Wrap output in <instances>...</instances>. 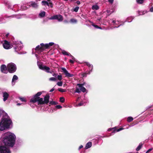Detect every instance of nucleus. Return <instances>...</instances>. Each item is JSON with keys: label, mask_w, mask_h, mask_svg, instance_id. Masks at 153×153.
I'll return each mask as SVG.
<instances>
[{"label": "nucleus", "mask_w": 153, "mask_h": 153, "mask_svg": "<svg viewBox=\"0 0 153 153\" xmlns=\"http://www.w3.org/2000/svg\"><path fill=\"white\" fill-rule=\"evenodd\" d=\"M16 139V136L14 134L7 132L4 133L0 138V144L12 147L15 144Z\"/></svg>", "instance_id": "obj_1"}, {"label": "nucleus", "mask_w": 153, "mask_h": 153, "mask_svg": "<svg viewBox=\"0 0 153 153\" xmlns=\"http://www.w3.org/2000/svg\"><path fill=\"white\" fill-rule=\"evenodd\" d=\"M3 115L0 121V131L9 128L12 125V121L7 114L4 111L0 109V118Z\"/></svg>", "instance_id": "obj_2"}, {"label": "nucleus", "mask_w": 153, "mask_h": 153, "mask_svg": "<svg viewBox=\"0 0 153 153\" xmlns=\"http://www.w3.org/2000/svg\"><path fill=\"white\" fill-rule=\"evenodd\" d=\"M12 44V46L14 48L15 51L17 52L19 54H22L25 53L26 52L22 53L21 52H19L23 48V45L21 42L13 41L11 43Z\"/></svg>", "instance_id": "obj_3"}, {"label": "nucleus", "mask_w": 153, "mask_h": 153, "mask_svg": "<svg viewBox=\"0 0 153 153\" xmlns=\"http://www.w3.org/2000/svg\"><path fill=\"white\" fill-rule=\"evenodd\" d=\"M31 6L34 8H36L38 7L37 3L33 1L30 2L27 4V6H22L21 7L20 10H26L27 8H28Z\"/></svg>", "instance_id": "obj_4"}, {"label": "nucleus", "mask_w": 153, "mask_h": 153, "mask_svg": "<svg viewBox=\"0 0 153 153\" xmlns=\"http://www.w3.org/2000/svg\"><path fill=\"white\" fill-rule=\"evenodd\" d=\"M85 84V83L83 84H77V86L78 87H76L75 93H80L81 91H82L84 93L85 92L86 90V89L83 86Z\"/></svg>", "instance_id": "obj_5"}, {"label": "nucleus", "mask_w": 153, "mask_h": 153, "mask_svg": "<svg viewBox=\"0 0 153 153\" xmlns=\"http://www.w3.org/2000/svg\"><path fill=\"white\" fill-rule=\"evenodd\" d=\"M54 44V43L53 42H50L48 44H44L43 43L40 44V46L39 45V51H42L46 49H48L50 46H52Z\"/></svg>", "instance_id": "obj_6"}, {"label": "nucleus", "mask_w": 153, "mask_h": 153, "mask_svg": "<svg viewBox=\"0 0 153 153\" xmlns=\"http://www.w3.org/2000/svg\"><path fill=\"white\" fill-rule=\"evenodd\" d=\"M7 68L9 71L11 73L15 72L16 69V65L13 63L8 64L7 65Z\"/></svg>", "instance_id": "obj_7"}, {"label": "nucleus", "mask_w": 153, "mask_h": 153, "mask_svg": "<svg viewBox=\"0 0 153 153\" xmlns=\"http://www.w3.org/2000/svg\"><path fill=\"white\" fill-rule=\"evenodd\" d=\"M2 145L0 144V153H11L8 147L2 146Z\"/></svg>", "instance_id": "obj_8"}, {"label": "nucleus", "mask_w": 153, "mask_h": 153, "mask_svg": "<svg viewBox=\"0 0 153 153\" xmlns=\"http://www.w3.org/2000/svg\"><path fill=\"white\" fill-rule=\"evenodd\" d=\"M50 20L57 19L59 22H61L63 20V18L62 16L60 15H56L49 18Z\"/></svg>", "instance_id": "obj_9"}, {"label": "nucleus", "mask_w": 153, "mask_h": 153, "mask_svg": "<svg viewBox=\"0 0 153 153\" xmlns=\"http://www.w3.org/2000/svg\"><path fill=\"white\" fill-rule=\"evenodd\" d=\"M38 45H37L35 49H33L32 50V54L34 55L37 59V64L38 66Z\"/></svg>", "instance_id": "obj_10"}, {"label": "nucleus", "mask_w": 153, "mask_h": 153, "mask_svg": "<svg viewBox=\"0 0 153 153\" xmlns=\"http://www.w3.org/2000/svg\"><path fill=\"white\" fill-rule=\"evenodd\" d=\"M5 4L7 5L8 8L12 9L13 10V9L15 11L18 10L19 7L17 5L15 4L13 6H12L10 5V3L8 2H5Z\"/></svg>", "instance_id": "obj_11"}, {"label": "nucleus", "mask_w": 153, "mask_h": 153, "mask_svg": "<svg viewBox=\"0 0 153 153\" xmlns=\"http://www.w3.org/2000/svg\"><path fill=\"white\" fill-rule=\"evenodd\" d=\"M42 4L45 6H48L52 8L53 7V4L51 0H47V1H43L42 2Z\"/></svg>", "instance_id": "obj_12"}, {"label": "nucleus", "mask_w": 153, "mask_h": 153, "mask_svg": "<svg viewBox=\"0 0 153 153\" xmlns=\"http://www.w3.org/2000/svg\"><path fill=\"white\" fill-rule=\"evenodd\" d=\"M39 68L42 70L45 71L47 73H51L50 71V68L49 67L44 65H39Z\"/></svg>", "instance_id": "obj_13"}, {"label": "nucleus", "mask_w": 153, "mask_h": 153, "mask_svg": "<svg viewBox=\"0 0 153 153\" xmlns=\"http://www.w3.org/2000/svg\"><path fill=\"white\" fill-rule=\"evenodd\" d=\"M61 69L62 71V72L65 74L66 76L68 77H71L74 76V74L69 73L65 68H62Z\"/></svg>", "instance_id": "obj_14"}, {"label": "nucleus", "mask_w": 153, "mask_h": 153, "mask_svg": "<svg viewBox=\"0 0 153 153\" xmlns=\"http://www.w3.org/2000/svg\"><path fill=\"white\" fill-rule=\"evenodd\" d=\"M38 101V92H37L30 100V103L34 104Z\"/></svg>", "instance_id": "obj_15"}, {"label": "nucleus", "mask_w": 153, "mask_h": 153, "mask_svg": "<svg viewBox=\"0 0 153 153\" xmlns=\"http://www.w3.org/2000/svg\"><path fill=\"white\" fill-rule=\"evenodd\" d=\"M3 47L6 49H8L11 48V45L10 43L6 40L4 41L3 44Z\"/></svg>", "instance_id": "obj_16"}, {"label": "nucleus", "mask_w": 153, "mask_h": 153, "mask_svg": "<svg viewBox=\"0 0 153 153\" xmlns=\"http://www.w3.org/2000/svg\"><path fill=\"white\" fill-rule=\"evenodd\" d=\"M7 67L5 65H2L1 67V70L2 72L4 74H7L8 73V71L7 70Z\"/></svg>", "instance_id": "obj_17"}, {"label": "nucleus", "mask_w": 153, "mask_h": 153, "mask_svg": "<svg viewBox=\"0 0 153 153\" xmlns=\"http://www.w3.org/2000/svg\"><path fill=\"white\" fill-rule=\"evenodd\" d=\"M123 129V128H120L117 129L114 128H109L108 129V131H112V132L111 133V134H113L114 133L117 132H118Z\"/></svg>", "instance_id": "obj_18"}, {"label": "nucleus", "mask_w": 153, "mask_h": 153, "mask_svg": "<svg viewBox=\"0 0 153 153\" xmlns=\"http://www.w3.org/2000/svg\"><path fill=\"white\" fill-rule=\"evenodd\" d=\"M2 97H3V100L4 101H5L8 98L9 96V94L6 92H2Z\"/></svg>", "instance_id": "obj_19"}, {"label": "nucleus", "mask_w": 153, "mask_h": 153, "mask_svg": "<svg viewBox=\"0 0 153 153\" xmlns=\"http://www.w3.org/2000/svg\"><path fill=\"white\" fill-rule=\"evenodd\" d=\"M26 15L24 14H18L17 15H13L10 16V17H15L17 19H20L23 17H25Z\"/></svg>", "instance_id": "obj_20"}, {"label": "nucleus", "mask_w": 153, "mask_h": 153, "mask_svg": "<svg viewBox=\"0 0 153 153\" xmlns=\"http://www.w3.org/2000/svg\"><path fill=\"white\" fill-rule=\"evenodd\" d=\"M86 65L89 67L88 69V74H90V72L92 71L93 68V65L91 64H90L89 63L86 62L85 63Z\"/></svg>", "instance_id": "obj_21"}, {"label": "nucleus", "mask_w": 153, "mask_h": 153, "mask_svg": "<svg viewBox=\"0 0 153 153\" xmlns=\"http://www.w3.org/2000/svg\"><path fill=\"white\" fill-rule=\"evenodd\" d=\"M50 96L48 94L46 95L44 98V104L48 103L49 101Z\"/></svg>", "instance_id": "obj_22"}, {"label": "nucleus", "mask_w": 153, "mask_h": 153, "mask_svg": "<svg viewBox=\"0 0 153 153\" xmlns=\"http://www.w3.org/2000/svg\"><path fill=\"white\" fill-rule=\"evenodd\" d=\"M18 79V77L16 75H14L13 77L12 81V84L13 85H14L16 81Z\"/></svg>", "instance_id": "obj_23"}, {"label": "nucleus", "mask_w": 153, "mask_h": 153, "mask_svg": "<svg viewBox=\"0 0 153 153\" xmlns=\"http://www.w3.org/2000/svg\"><path fill=\"white\" fill-rule=\"evenodd\" d=\"M22 141L21 140H17V141L16 143V147H19L22 145Z\"/></svg>", "instance_id": "obj_24"}, {"label": "nucleus", "mask_w": 153, "mask_h": 153, "mask_svg": "<svg viewBox=\"0 0 153 153\" xmlns=\"http://www.w3.org/2000/svg\"><path fill=\"white\" fill-rule=\"evenodd\" d=\"M92 146L91 142H89L86 145L85 148L86 149H87L88 148H90Z\"/></svg>", "instance_id": "obj_25"}, {"label": "nucleus", "mask_w": 153, "mask_h": 153, "mask_svg": "<svg viewBox=\"0 0 153 153\" xmlns=\"http://www.w3.org/2000/svg\"><path fill=\"white\" fill-rule=\"evenodd\" d=\"M45 12L41 11L40 13L39 14V16L41 17H43L45 16Z\"/></svg>", "instance_id": "obj_26"}, {"label": "nucleus", "mask_w": 153, "mask_h": 153, "mask_svg": "<svg viewBox=\"0 0 153 153\" xmlns=\"http://www.w3.org/2000/svg\"><path fill=\"white\" fill-rule=\"evenodd\" d=\"M99 8V6L96 4L93 5L92 7V9L93 10H98Z\"/></svg>", "instance_id": "obj_27"}, {"label": "nucleus", "mask_w": 153, "mask_h": 153, "mask_svg": "<svg viewBox=\"0 0 153 153\" xmlns=\"http://www.w3.org/2000/svg\"><path fill=\"white\" fill-rule=\"evenodd\" d=\"M134 18L132 17H129L127 18L126 20L125 21V22L126 21H127L128 22H131L133 19H134Z\"/></svg>", "instance_id": "obj_28"}, {"label": "nucleus", "mask_w": 153, "mask_h": 153, "mask_svg": "<svg viewBox=\"0 0 153 153\" xmlns=\"http://www.w3.org/2000/svg\"><path fill=\"white\" fill-rule=\"evenodd\" d=\"M62 53L64 55L69 56L70 55V53L64 50L62 51Z\"/></svg>", "instance_id": "obj_29"}, {"label": "nucleus", "mask_w": 153, "mask_h": 153, "mask_svg": "<svg viewBox=\"0 0 153 153\" xmlns=\"http://www.w3.org/2000/svg\"><path fill=\"white\" fill-rule=\"evenodd\" d=\"M142 144L141 143H140L139 144L138 146H137V147L136 149V150L137 151H139L142 148Z\"/></svg>", "instance_id": "obj_30"}, {"label": "nucleus", "mask_w": 153, "mask_h": 153, "mask_svg": "<svg viewBox=\"0 0 153 153\" xmlns=\"http://www.w3.org/2000/svg\"><path fill=\"white\" fill-rule=\"evenodd\" d=\"M39 104H44V100L42 98H40L39 97Z\"/></svg>", "instance_id": "obj_31"}, {"label": "nucleus", "mask_w": 153, "mask_h": 153, "mask_svg": "<svg viewBox=\"0 0 153 153\" xmlns=\"http://www.w3.org/2000/svg\"><path fill=\"white\" fill-rule=\"evenodd\" d=\"M77 21L76 19H71L70 20V22L72 23H76Z\"/></svg>", "instance_id": "obj_32"}, {"label": "nucleus", "mask_w": 153, "mask_h": 153, "mask_svg": "<svg viewBox=\"0 0 153 153\" xmlns=\"http://www.w3.org/2000/svg\"><path fill=\"white\" fill-rule=\"evenodd\" d=\"M138 16L142 15L145 14L146 12L145 11H138Z\"/></svg>", "instance_id": "obj_33"}, {"label": "nucleus", "mask_w": 153, "mask_h": 153, "mask_svg": "<svg viewBox=\"0 0 153 153\" xmlns=\"http://www.w3.org/2000/svg\"><path fill=\"white\" fill-rule=\"evenodd\" d=\"M133 120V118L131 117H129L127 118V121L128 122H130Z\"/></svg>", "instance_id": "obj_34"}, {"label": "nucleus", "mask_w": 153, "mask_h": 153, "mask_svg": "<svg viewBox=\"0 0 153 153\" xmlns=\"http://www.w3.org/2000/svg\"><path fill=\"white\" fill-rule=\"evenodd\" d=\"M19 99L22 102H26V100L24 97H19Z\"/></svg>", "instance_id": "obj_35"}, {"label": "nucleus", "mask_w": 153, "mask_h": 153, "mask_svg": "<svg viewBox=\"0 0 153 153\" xmlns=\"http://www.w3.org/2000/svg\"><path fill=\"white\" fill-rule=\"evenodd\" d=\"M85 104V102H84L83 101H82L80 103L78 104L77 105H76L77 106H79L82 105H84Z\"/></svg>", "instance_id": "obj_36"}, {"label": "nucleus", "mask_w": 153, "mask_h": 153, "mask_svg": "<svg viewBox=\"0 0 153 153\" xmlns=\"http://www.w3.org/2000/svg\"><path fill=\"white\" fill-rule=\"evenodd\" d=\"M145 0H136V1L137 3L139 4H142L144 1Z\"/></svg>", "instance_id": "obj_37"}, {"label": "nucleus", "mask_w": 153, "mask_h": 153, "mask_svg": "<svg viewBox=\"0 0 153 153\" xmlns=\"http://www.w3.org/2000/svg\"><path fill=\"white\" fill-rule=\"evenodd\" d=\"M30 17L31 18L33 19H35L37 18L36 15H30Z\"/></svg>", "instance_id": "obj_38"}, {"label": "nucleus", "mask_w": 153, "mask_h": 153, "mask_svg": "<svg viewBox=\"0 0 153 153\" xmlns=\"http://www.w3.org/2000/svg\"><path fill=\"white\" fill-rule=\"evenodd\" d=\"M0 22L3 23L5 22L4 19L2 17H0Z\"/></svg>", "instance_id": "obj_39"}, {"label": "nucleus", "mask_w": 153, "mask_h": 153, "mask_svg": "<svg viewBox=\"0 0 153 153\" xmlns=\"http://www.w3.org/2000/svg\"><path fill=\"white\" fill-rule=\"evenodd\" d=\"M49 80L51 81H55L56 80V79L55 77H52L49 78Z\"/></svg>", "instance_id": "obj_40"}, {"label": "nucleus", "mask_w": 153, "mask_h": 153, "mask_svg": "<svg viewBox=\"0 0 153 153\" xmlns=\"http://www.w3.org/2000/svg\"><path fill=\"white\" fill-rule=\"evenodd\" d=\"M58 79L59 80H61L62 79V76L61 75H58L57 76Z\"/></svg>", "instance_id": "obj_41"}, {"label": "nucleus", "mask_w": 153, "mask_h": 153, "mask_svg": "<svg viewBox=\"0 0 153 153\" xmlns=\"http://www.w3.org/2000/svg\"><path fill=\"white\" fill-rule=\"evenodd\" d=\"M57 85L59 86H61L62 85V81L58 82L57 83Z\"/></svg>", "instance_id": "obj_42"}, {"label": "nucleus", "mask_w": 153, "mask_h": 153, "mask_svg": "<svg viewBox=\"0 0 153 153\" xmlns=\"http://www.w3.org/2000/svg\"><path fill=\"white\" fill-rule=\"evenodd\" d=\"M79 8V7H75L74 9V11L76 12H77Z\"/></svg>", "instance_id": "obj_43"}, {"label": "nucleus", "mask_w": 153, "mask_h": 153, "mask_svg": "<svg viewBox=\"0 0 153 153\" xmlns=\"http://www.w3.org/2000/svg\"><path fill=\"white\" fill-rule=\"evenodd\" d=\"M60 101L61 102H64L65 101V99L63 97H61L60 99Z\"/></svg>", "instance_id": "obj_44"}, {"label": "nucleus", "mask_w": 153, "mask_h": 153, "mask_svg": "<svg viewBox=\"0 0 153 153\" xmlns=\"http://www.w3.org/2000/svg\"><path fill=\"white\" fill-rule=\"evenodd\" d=\"M58 90L61 92H65V90L62 88H59L58 89Z\"/></svg>", "instance_id": "obj_45"}, {"label": "nucleus", "mask_w": 153, "mask_h": 153, "mask_svg": "<svg viewBox=\"0 0 153 153\" xmlns=\"http://www.w3.org/2000/svg\"><path fill=\"white\" fill-rule=\"evenodd\" d=\"M92 25L95 28L98 29V26H97V25H95L92 22Z\"/></svg>", "instance_id": "obj_46"}, {"label": "nucleus", "mask_w": 153, "mask_h": 153, "mask_svg": "<svg viewBox=\"0 0 153 153\" xmlns=\"http://www.w3.org/2000/svg\"><path fill=\"white\" fill-rule=\"evenodd\" d=\"M49 104L50 105H55L56 104V103L55 102L53 101H51L50 102Z\"/></svg>", "instance_id": "obj_47"}, {"label": "nucleus", "mask_w": 153, "mask_h": 153, "mask_svg": "<svg viewBox=\"0 0 153 153\" xmlns=\"http://www.w3.org/2000/svg\"><path fill=\"white\" fill-rule=\"evenodd\" d=\"M56 107L57 109H60L62 108V106L60 105H56Z\"/></svg>", "instance_id": "obj_48"}, {"label": "nucleus", "mask_w": 153, "mask_h": 153, "mask_svg": "<svg viewBox=\"0 0 153 153\" xmlns=\"http://www.w3.org/2000/svg\"><path fill=\"white\" fill-rule=\"evenodd\" d=\"M71 56V59H72V60H75V58L72 55H71V54L69 56Z\"/></svg>", "instance_id": "obj_49"}, {"label": "nucleus", "mask_w": 153, "mask_h": 153, "mask_svg": "<svg viewBox=\"0 0 153 153\" xmlns=\"http://www.w3.org/2000/svg\"><path fill=\"white\" fill-rule=\"evenodd\" d=\"M75 61V60H72V59H70L69 60V62L71 63H73Z\"/></svg>", "instance_id": "obj_50"}, {"label": "nucleus", "mask_w": 153, "mask_h": 153, "mask_svg": "<svg viewBox=\"0 0 153 153\" xmlns=\"http://www.w3.org/2000/svg\"><path fill=\"white\" fill-rule=\"evenodd\" d=\"M152 149H150L149 150H148L146 152V153H148L151 151L152 150Z\"/></svg>", "instance_id": "obj_51"}, {"label": "nucleus", "mask_w": 153, "mask_h": 153, "mask_svg": "<svg viewBox=\"0 0 153 153\" xmlns=\"http://www.w3.org/2000/svg\"><path fill=\"white\" fill-rule=\"evenodd\" d=\"M87 74H88V73H87V74L86 73H83L82 74V76L83 77H86V76Z\"/></svg>", "instance_id": "obj_52"}, {"label": "nucleus", "mask_w": 153, "mask_h": 153, "mask_svg": "<svg viewBox=\"0 0 153 153\" xmlns=\"http://www.w3.org/2000/svg\"><path fill=\"white\" fill-rule=\"evenodd\" d=\"M108 0V2L111 4H112L113 3V1H114V0Z\"/></svg>", "instance_id": "obj_53"}, {"label": "nucleus", "mask_w": 153, "mask_h": 153, "mask_svg": "<svg viewBox=\"0 0 153 153\" xmlns=\"http://www.w3.org/2000/svg\"><path fill=\"white\" fill-rule=\"evenodd\" d=\"M112 22L113 23L114 25H116L117 23H116V22L114 20H113Z\"/></svg>", "instance_id": "obj_54"}, {"label": "nucleus", "mask_w": 153, "mask_h": 153, "mask_svg": "<svg viewBox=\"0 0 153 153\" xmlns=\"http://www.w3.org/2000/svg\"><path fill=\"white\" fill-rule=\"evenodd\" d=\"M54 88H53L52 89H51L50 91V92H53V91H54Z\"/></svg>", "instance_id": "obj_55"}, {"label": "nucleus", "mask_w": 153, "mask_h": 153, "mask_svg": "<svg viewBox=\"0 0 153 153\" xmlns=\"http://www.w3.org/2000/svg\"><path fill=\"white\" fill-rule=\"evenodd\" d=\"M83 147V146L82 145H81L80 146L79 148V150H80Z\"/></svg>", "instance_id": "obj_56"}, {"label": "nucleus", "mask_w": 153, "mask_h": 153, "mask_svg": "<svg viewBox=\"0 0 153 153\" xmlns=\"http://www.w3.org/2000/svg\"><path fill=\"white\" fill-rule=\"evenodd\" d=\"M76 3L78 5H79L80 4V1H76Z\"/></svg>", "instance_id": "obj_57"}, {"label": "nucleus", "mask_w": 153, "mask_h": 153, "mask_svg": "<svg viewBox=\"0 0 153 153\" xmlns=\"http://www.w3.org/2000/svg\"><path fill=\"white\" fill-rule=\"evenodd\" d=\"M150 11L152 12H153V7H152L150 8Z\"/></svg>", "instance_id": "obj_58"}, {"label": "nucleus", "mask_w": 153, "mask_h": 153, "mask_svg": "<svg viewBox=\"0 0 153 153\" xmlns=\"http://www.w3.org/2000/svg\"><path fill=\"white\" fill-rule=\"evenodd\" d=\"M57 74H54L53 75V76L56 77L57 76Z\"/></svg>", "instance_id": "obj_59"}, {"label": "nucleus", "mask_w": 153, "mask_h": 153, "mask_svg": "<svg viewBox=\"0 0 153 153\" xmlns=\"http://www.w3.org/2000/svg\"><path fill=\"white\" fill-rule=\"evenodd\" d=\"M23 103H18L17 104V105H22V104Z\"/></svg>", "instance_id": "obj_60"}, {"label": "nucleus", "mask_w": 153, "mask_h": 153, "mask_svg": "<svg viewBox=\"0 0 153 153\" xmlns=\"http://www.w3.org/2000/svg\"><path fill=\"white\" fill-rule=\"evenodd\" d=\"M42 93L41 92H39V96L41 95L42 94Z\"/></svg>", "instance_id": "obj_61"}, {"label": "nucleus", "mask_w": 153, "mask_h": 153, "mask_svg": "<svg viewBox=\"0 0 153 153\" xmlns=\"http://www.w3.org/2000/svg\"><path fill=\"white\" fill-rule=\"evenodd\" d=\"M122 25L121 24H120L119 25H118L117 27L116 26L115 27H114V28L115 27H119L121 25Z\"/></svg>", "instance_id": "obj_62"}, {"label": "nucleus", "mask_w": 153, "mask_h": 153, "mask_svg": "<svg viewBox=\"0 0 153 153\" xmlns=\"http://www.w3.org/2000/svg\"><path fill=\"white\" fill-rule=\"evenodd\" d=\"M69 0V1H70L72 2V1H76V0Z\"/></svg>", "instance_id": "obj_63"}, {"label": "nucleus", "mask_w": 153, "mask_h": 153, "mask_svg": "<svg viewBox=\"0 0 153 153\" xmlns=\"http://www.w3.org/2000/svg\"><path fill=\"white\" fill-rule=\"evenodd\" d=\"M64 22L66 23H68V22L67 20H65L64 21Z\"/></svg>", "instance_id": "obj_64"}]
</instances>
